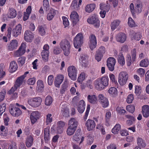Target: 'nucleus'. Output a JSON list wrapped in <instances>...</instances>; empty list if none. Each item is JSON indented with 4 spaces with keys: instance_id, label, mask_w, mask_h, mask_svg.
Wrapping results in <instances>:
<instances>
[{
    "instance_id": "1",
    "label": "nucleus",
    "mask_w": 149,
    "mask_h": 149,
    "mask_svg": "<svg viewBox=\"0 0 149 149\" xmlns=\"http://www.w3.org/2000/svg\"><path fill=\"white\" fill-rule=\"evenodd\" d=\"M108 81L109 78L107 76L98 78L94 81L95 87L98 90H102L108 85Z\"/></svg>"
},
{
    "instance_id": "2",
    "label": "nucleus",
    "mask_w": 149,
    "mask_h": 149,
    "mask_svg": "<svg viewBox=\"0 0 149 149\" xmlns=\"http://www.w3.org/2000/svg\"><path fill=\"white\" fill-rule=\"evenodd\" d=\"M61 48L62 49L64 55L68 56L70 53L71 45L67 40L64 39L62 40L59 43Z\"/></svg>"
},
{
    "instance_id": "3",
    "label": "nucleus",
    "mask_w": 149,
    "mask_h": 149,
    "mask_svg": "<svg viewBox=\"0 0 149 149\" xmlns=\"http://www.w3.org/2000/svg\"><path fill=\"white\" fill-rule=\"evenodd\" d=\"M42 99L40 97H35L28 99V104L32 107L36 108L40 106L42 102Z\"/></svg>"
},
{
    "instance_id": "4",
    "label": "nucleus",
    "mask_w": 149,
    "mask_h": 149,
    "mask_svg": "<svg viewBox=\"0 0 149 149\" xmlns=\"http://www.w3.org/2000/svg\"><path fill=\"white\" fill-rule=\"evenodd\" d=\"M83 43V36L81 33H78L74 38V47L79 49L78 51L81 50L80 47Z\"/></svg>"
},
{
    "instance_id": "5",
    "label": "nucleus",
    "mask_w": 149,
    "mask_h": 149,
    "mask_svg": "<svg viewBox=\"0 0 149 149\" xmlns=\"http://www.w3.org/2000/svg\"><path fill=\"white\" fill-rule=\"evenodd\" d=\"M128 74L126 72H120L119 74L118 77V82L119 84L121 86L125 85L128 79Z\"/></svg>"
},
{
    "instance_id": "6",
    "label": "nucleus",
    "mask_w": 149,
    "mask_h": 149,
    "mask_svg": "<svg viewBox=\"0 0 149 149\" xmlns=\"http://www.w3.org/2000/svg\"><path fill=\"white\" fill-rule=\"evenodd\" d=\"M107 5L104 3H102L100 5V8L101 10L100 12V16L102 18L105 17L106 12L109 11L110 8V6L108 3V1H106Z\"/></svg>"
},
{
    "instance_id": "7",
    "label": "nucleus",
    "mask_w": 149,
    "mask_h": 149,
    "mask_svg": "<svg viewBox=\"0 0 149 149\" xmlns=\"http://www.w3.org/2000/svg\"><path fill=\"white\" fill-rule=\"evenodd\" d=\"M26 47V42H22L18 49L14 52V56L17 57L23 55L25 53Z\"/></svg>"
},
{
    "instance_id": "8",
    "label": "nucleus",
    "mask_w": 149,
    "mask_h": 149,
    "mask_svg": "<svg viewBox=\"0 0 149 149\" xmlns=\"http://www.w3.org/2000/svg\"><path fill=\"white\" fill-rule=\"evenodd\" d=\"M68 75L72 80L74 81L77 79V70L76 67L73 66L69 67L68 69Z\"/></svg>"
},
{
    "instance_id": "9",
    "label": "nucleus",
    "mask_w": 149,
    "mask_h": 149,
    "mask_svg": "<svg viewBox=\"0 0 149 149\" xmlns=\"http://www.w3.org/2000/svg\"><path fill=\"white\" fill-rule=\"evenodd\" d=\"M97 42L95 36L92 34L89 36V40L88 42V45L91 50H93L97 46Z\"/></svg>"
},
{
    "instance_id": "10",
    "label": "nucleus",
    "mask_w": 149,
    "mask_h": 149,
    "mask_svg": "<svg viewBox=\"0 0 149 149\" xmlns=\"http://www.w3.org/2000/svg\"><path fill=\"white\" fill-rule=\"evenodd\" d=\"M65 125V123L64 122L61 121L58 122L57 123L56 129L54 130V127H53L51 128V131L53 132L60 134L62 132Z\"/></svg>"
},
{
    "instance_id": "11",
    "label": "nucleus",
    "mask_w": 149,
    "mask_h": 149,
    "mask_svg": "<svg viewBox=\"0 0 149 149\" xmlns=\"http://www.w3.org/2000/svg\"><path fill=\"white\" fill-rule=\"evenodd\" d=\"M87 21L89 24H93L96 27L99 26L100 21L96 15H93L89 17L87 19Z\"/></svg>"
},
{
    "instance_id": "12",
    "label": "nucleus",
    "mask_w": 149,
    "mask_h": 149,
    "mask_svg": "<svg viewBox=\"0 0 149 149\" xmlns=\"http://www.w3.org/2000/svg\"><path fill=\"white\" fill-rule=\"evenodd\" d=\"M98 98L99 102L102 107L105 108L108 106L109 102L108 99L103 95L99 94L98 96Z\"/></svg>"
},
{
    "instance_id": "13",
    "label": "nucleus",
    "mask_w": 149,
    "mask_h": 149,
    "mask_svg": "<svg viewBox=\"0 0 149 149\" xmlns=\"http://www.w3.org/2000/svg\"><path fill=\"white\" fill-rule=\"evenodd\" d=\"M40 113L37 111H32L30 116L31 123L34 124L37 121L40 117Z\"/></svg>"
},
{
    "instance_id": "14",
    "label": "nucleus",
    "mask_w": 149,
    "mask_h": 149,
    "mask_svg": "<svg viewBox=\"0 0 149 149\" xmlns=\"http://www.w3.org/2000/svg\"><path fill=\"white\" fill-rule=\"evenodd\" d=\"M116 61L114 58L113 57H109L107 60V65L109 70L113 71L114 69V65Z\"/></svg>"
},
{
    "instance_id": "15",
    "label": "nucleus",
    "mask_w": 149,
    "mask_h": 149,
    "mask_svg": "<svg viewBox=\"0 0 149 149\" xmlns=\"http://www.w3.org/2000/svg\"><path fill=\"white\" fill-rule=\"evenodd\" d=\"M34 37V34L29 30L26 31L24 35V39L27 42H31Z\"/></svg>"
},
{
    "instance_id": "16",
    "label": "nucleus",
    "mask_w": 149,
    "mask_h": 149,
    "mask_svg": "<svg viewBox=\"0 0 149 149\" xmlns=\"http://www.w3.org/2000/svg\"><path fill=\"white\" fill-rule=\"evenodd\" d=\"M19 45V43L17 40H12L7 45L8 49L10 51H12L17 49Z\"/></svg>"
},
{
    "instance_id": "17",
    "label": "nucleus",
    "mask_w": 149,
    "mask_h": 149,
    "mask_svg": "<svg viewBox=\"0 0 149 149\" xmlns=\"http://www.w3.org/2000/svg\"><path fill=\"white\" fill-rule=\"evenodd\" d=\"M70 17L74 25L77 24L79 20V15L75 11H73L71 12Z\"/></svg>"
},
{
    "instance_id": "18",
    "label": "nucleus",
    "mask_w": 149,
    "mask_h": 149,
    "mask_svg": "<svg viewBox=\"0 0 149 149\" xmlns=\"http://www.w3.org/2000/svg\"><path fill=\"white\" fill-rule=\"evenodd\" d=\"M10 113L14 116H18L22 114L20 110L18 108L13 107L9 109Z\"/></svg>"
},
{
    "instance_id": "19",
    "label": "nucleus",
    "mask_w": 149,
    "mask_h": 149,
    "mask_svg": "<svg viewBox=\"0 0 149 149\" xmlns=\"http://www.w3.org/2000/svg\"><path fill=\"white\" fill-rule=\"evenodd\" d=\"M64 79V76L62 74L57 75L54 79V85L55 86L59 88Z\"/></svg>"
},
{
    "instance_id": "20",
    "label": "nucleus",
    "mask_w": 149,
    "mask_h": 149,
    "mask_svg": "<svg viewBox=\"0 0 149 149\" xmlns=\"http://www.w3.org/2000/svg\"><path fill=\"white\" fill-rule=\"evenodd\" d=\"M22 31V26L20 24L16 26L13 30V36L17 37L20 34Z\"/></svg>"
},
{
    "instance_id": "21",
    "label": "nucleus",
    "mask_w": 149,
    "mask_h": 149,
    "mask_svg": "<svg viewBox=\"0 0 149 149\" xmlns=\"http://www.w3.org/2000/svg\"><path fill=\"white\" fill-rule=\"evenodd\" d=\"M86 126L88 130L91 131L95 128V123L93 120L88 119L86 122Z\"/></svg>"
},
{
    "instance_id": "22",
    "label": "nucleus",
    "mask_w": 149,
    "mask_h": 149,
    "mask_svg": "<svg viewBox=\"0 0 149 149\" xmlns=\"http://www.w3.org/2000/svg\"><path fill=\"white\" fill-rule=\"evenodd\" d=\"M25 81L24 80V79L20 76L16 80L14 85L17 88L22 87L25 84Z\"/></svg>"
},
{
    "instance_id": "23",
    "label": "nucleus",
    "mask_w": 149,
    "mask_h": 149,
    "mask_svg": "<svg viewBox=\"0 0 149 149\" xmlns=\"http://www.w3.org/2000/svg\"><path fill=\"white\" fill-rule=\"evenodd\" d=\"M86 104L85 101L81 100H80L78 103L77 105V110L80 113H83L85 108Z\"/></svg>"
},
{
    "instance_id": "24",
    "label": "nucleus",
    "mask_w": 149,
    "mask_h": 149,
    "mask_svg": "<svg viewBox=\"0 0 149 149\" xmlns=\"http://www.w3.org/2000/svg\"><path fill=\"white\" fill-rule=\"evenodd\" d=\"M84 137L82 136L80 133H76L73 136L72 139L73 141L81 143L84 141Z\"/></svg>"
},
{
    "instance_id": "25",
    "label": "nucleus",
    "mask_w": 149,
    "mask_h": 149,
    "mask_svg": "<svg viewBox=\"0 0 149 149\" xmlns=\"http://www.w3.org/2000/svg\"><path fill=\"white\" fill-rule=\"evenodd\" d=\"M49 129V127H47L44 129V138L45 143H48L49 142L50 139Z\"/></svg>"
},
{
    "instance_id": "26",
    "label": "nucleus",
    "mask_w": 149,
    "mask_h": 149,
    "mask_svg": "<svg viewBox=\"0 0 149 149\" xmlns=\"http://www.w3.org/2000/svg\"><path fill=\"white\" fill-rule=\"evenodd\" d=\"M142 111L143 116L145 118L149 116V105H145L142 107Z\"/></svg>"
},
{
    "instance_id": "27",
    "label": "nucleus",
    "mask_w": 149,
    "mask_h": 149,
    "mask_svg": "<svg viewBox=\"0 0 149 149\" xmlns=\"http://www.w3.org/2000/svg\"><path fill=\"white\" fill-rule=\"evenodd\" d=\"M88 101L90 103L95 104L97 102V97L94 94L89 95L87 97Z\"/></svg>"
},
{
    "instance_id": "28",
    "label": "nucleus",
    "mask_w": 149,
    "mask_h": 149,
    "mask_svg": "<svg viewBox=\"0 0 149 149\" xmlns=\"http://www.w3.org/2000/svg\"><path fill=\"white\" fill-rule=\"evenodd\" d=\"M48 11H49L47 13V18L48 20L50 21L54 17L56 13V11L52 8H51Z\"/></svg>"
},
{
    "instance_id": "29",
    "label": "nucleus",
    "mask_w": 149,
    "mask_h": 149,
    "mask_svg": "<svg viewBox=\"0 0 149 149\" xmlns=\"http://www.w3.org/2000/svg\"><path fill=\"white\" fill-rule=\"evenodd\" d=\"M116 56V55L118 56L117 60L119 64L121 66H123L125 63V61L123 56L121 53L119 54L117 53H115L114 54Z\"/></svg>"
},
{
    "instance_id": "30",
    "label": "nucleus",
    "mask_w": 149,
    "mask_h": 149,
    "mask_svg": "<svg viewBox=\"0 0 149 149\" xmlns=\"http://www.w3.org/2000/svg\"><path fill=\"white\" fill-rule=\"evenodd\" d=\"M116 39L118 42L123 43L126 39V35L124 33H119L117 36Z\"/></svg>"
},
{
    "instance_id": "31",
    "label": "nucleus",
    "mask_w": 149,
    "mask_h": 149,
    "mask_svg": "<svg viewBox=\"0 0 149 149\" xmlns=\"http://www.w3.org/2000/svg\"><path fill=\"white\" fill-rule=\"evenodd\" d=\"M18 68V66L16 62L14 61H11L10 64L9 71L11 73L15 72Z\"/></svg>"
},
{
    "instance_id": "32",
    "label": "nucleus",
    "mask_w": 149,
    "mask_h": 149,
    "mask_svg": "<svg viewBox=\"0 0 149 149\" xmlns=\"http://www.w3.org/2000/svg\"><path fill=\"white\" fill-rule=\"evenodd\" d=\"M120 21L118 19H116L112 21L111 24V29L113 30H115L120 24Z\"/></svg>"
},
{
    "instance_id": "33",
    "label": "nucleus",
    "mask_w": 149,
    "mask_h": 149,
    "mask_svg": "<svg viewBox=\"0 0 149 149\" xmlns=\"http://www.w3.org/2000/svg\"><path fill=\"white\" fill-rule=\"evenodd\" d=\"M68 125L69 127L76 129L78 125V122L74 118H72L69 120Z\"/></svg>"
},
{
    "instance_id": "34",
    "label": "nucleus",
    "mask_w": 149,
    "mask_h": 149,
    "mask_svg": "<svg viewBox=\"0 0 149 149\" xmlns=\"http://www.w3.org/2000/svg\"><path fill=\"white\" fill-rule=\"evenodd\" d=\"M125 117L128 119L126 121V123L127 125L130 126L134 123L135 119L134 117L129 115H126Z\"/></svg>"
},
{
    "instance_id": "35",
    "label": "nucleus",
    "mask_w": 149,
    "mask_h": 149,
    "mask_svg": "<svg viewBox=\"0 0 149 149\" xmlns=\"http://www.w3.org/2000/svg\"><path fill=\"white\" fill-rule=\"evenodd\" d=\"M108 93L113 97L116 96L118 94V91L115 87H111L110 88L108 91Z\"/></svg>"
},
{
    "instance_id": "36",
    "label": "nucleus",
    "mask_w": 149,
    "mask_h": 149,
    "mask_svg": "<svg viewBox=\"0 0 149 149\" xmlns=\"http://www.w3.org/2000/svg\"><path fill=\"white\" fill-rule=\"evenodd\" d=\"M33 138L31 135L28 136L26 137L25 143L27 147H30L32 146L33 142Z\"/></svg>"
},
{
    "instance_id": "37",
    "label": "nucleus",
    "mask_w": 149,
    "mask_h": 149,
    "mask_svg": "<svg viewBox=\"0 0 149 149\" xmlns=\"http://www.w3.org/2000/svg\"><path fill=\"white\" fill-rule=\"evenodd\" d=\"M17 15L16 11L13 8L10 9L7 14V16L9 18H15Z\"/></svg>"
},
{
    "instance_id": "38",
    "label": "nucleus",
    "mask_w": 149,
    "mask_h": 149,
    "mask_svg": "<svg viewBox=\"0 0 149 149\" xmlns=\"http://www.w3.org/2000/svg\"><path fill=\"white\" fill-rule=\"evenodd\" d=\"M49 55V52L42 51L41 53V56L44 62H46L48 61Z\"/></svg>"
},
{
    "instance_id": "39",
    "label": "nucleus",
    "mask_w": 149,
    "mask_h": 149,
    "mask_svg": "<svg viewBox=\"0 0 149 149\" xmlns=\"http://www.w3.org/2000/svg\"><path fill=\"white\" fill-rule=\"evenodd\" d=\"M64 107L63 106V104H62V112L63 114V116H65L66 117H68L69 116V112L68 110V109L67 107L66 104H64Z\"/></svg>"
},
{
    "instance_id": "40",
    "label": "nucleus",
    "mask_w": 149,
    "mask_h": 149,
    "mask_svg": "<svg viewBox=\"0 0 149 149\" xmlns=\"http://www.w3.org/2000/svg\"><path fill=\"white\" fill-rule=\"evenodd\" d=\"M137 142L138 146L140 147L144 148L146 146L145 141L141 138H138Z\"/></svg>"
},
{
    "instance_id": "41",
    "label": "nucleus",
    "mask_w": 149,
    "mask_h": 149,
    "mask_svg": "<svg viewBox=\"0 0 149 149\" xmlns=\"http://www.w3.org/2000/svg\"><path fill=\"white\" fill-rule=\"evenodd\" d=\"M37 31L39 34L41 36H44L45 34V28L43 26H39L38 27Z\"/></svg>"
},
{
    "instance_id": "42",
    "label": "nucleus",
    "mask_w": 149,
    "mask_h": 149,
    "mask_svg": "<svg viewBox=\"0 0 149 149\" xmlns=\"http://www.w3.org/2000/svg\"><path fill=\"white\" fill-rule=\"evenodd\" d=\"M95 7V4H88L85 7V10L87 12L90 13L94 10Z\"/></svg>"
},
{
    "instance_id": "43",
    "label": "nucleus",
    "mask_w": 149,
    "mask_h": 149,
    "mask_svg": "<svg viewBox=\"0 0 149 149\" xmlns=\"http://www.w3.org/2000/svg\"><path fill=\"white\" fill-rule=\"evenodd\" d=\"M121 129L120 125L119 124H116L112 129V132L114 134H117Z\"/></svg>"
},
{
    "instance_id": "44",
    "label": "nucleus",
    "mask_w": 149,
    "mask_h": 149,
    "mask_svg": "<svg viewBox=\"0 0 149 149\" xmlns=\"http://www.w3.org/2000/svg\"><path fill=\"white\" fill-rule=\"evenodd\" d=\"M53 118L51 113H49L46 115L45 123L47 125L53 121Z\"/></svg>"
},
{
    "instance_id": "45",
    "label": "nucleus",
    "mask_w": 149,
    "mask_h": 149,
    "mask_svg": "<svg viewBox=\"0 0 149 149\" xmlns=\"http://www.w3.org/2000/svg\"><path fill=\"white\" fill-rule=\"evenodd\" d=\"M149 65V61L148 59H145L140 62V66L141 67H147Z\"/></svg>"
},
{
    "instance_id": "46",
    "label": "nucleus",
    "mask_w": 149,
    "mask_h": 149,
    "mask_svg": "<svg viewBox=\"0 0 149 149\" xmlns=\"http://www.w3.org/2000/svg\"><path fill=\"white\" fill-rule=\"evenodd\" d=\"M86 76L84 72L81 73L78 78V81L79 82L81 83L86 78Z\"/></svg>"
},
{
    "instance_id": "47",
    "label": "nucleus",
    "mask_w": 149,
    "mask_h": 149,
    "mask_svg": "<svg viewBox=\"0 0 149 149\" xmlns=\"http://www.w3.org/2000/svg\"><path fill=\"white\" fill-rule=\"evenodd\" d=\"M128 24L129 26L131 27H135L137 26L132 19L131 17H129L128 18Z\"/></svg>"
},
{
    "instance_id": "48",
    "label": "nucleus",
    "mask_w": 149,
    "mask_h": 149,
    "mask_svg": "<svg viewBox=\"0 0 149 149\" xmlns=\"http://www.w3.org/2000/svg\"><path fill=\"white\" fill-rule=\"evenodd\" d=\"M43 5L44 9L47 11L51 8L49 7V4L48 0H43Z\"/></svg>"
},
{
    "instance_id": "49",
    "label": "nucleus",
    "mask_w": 149,
    "mask_h": 149,
    "mask_svg": "<svg viewBox=\"0 0 149 149\" xmlns=\"http://www.w3.org/2000/svg\"><path fill=\"white\" fill-rule=\"evenodd\" d=\"M52 99L51 97L50 96H47L46 98L45 104L47 106H50L52 104Z\"/></svg>"
},
{
    "instance_id": "50",
    "label": "nucleus",
    "mask_w": 149,
    "mask_h": 149,
    "mask_svg": "<svg viewBox=\"0 0 149 149\" xmlns=\"http://www.w3.org/2000/svg\"><path fill=\"white\" fill-rule=\"evenodd\" d=\"M37 88L40 91H42L44 87V85L42 81L40 80H38L37 81Z\"/></svg>"
},
{
    "instance_id": "51",
    "label": "nucleus",
    "mask_w": 149,
    "mask_h": 149,
    "mask_svg": "<svg viewBox=\"0 0 149 149\" xmlns=\"http://www.w3.org/2000/svg\"><path fill=\"white\" fill-rule=\"evenodd\" d=\"M62 18L63 24L65 26L64 27H68L69 26V23L68 18L65 16H63Z\"/></svg>"
},
{
    "instance_id": "52",
    "label": "nucleus",
    "mask_w": 149,
    "mask_h": 149,
    "mask_svg": "<svg viewBox=\"0 0 149 149\" xmlns=\"http://www.w3.org/2000/svg\"><path fill=\"white\" fill-rule=\"evenodd\" d=\"M136 72L140 77H143L145 74V70L143 68H140L138 69Z\"/></svg>"
},
{
    "instance_id": "53",
    "label": "nucleus",
    "mask_w": 149,
    "mask_h": 149,
    "mask_svg": "<svg viewBox=\"0 0 149 149\" xmlns=\"http://www.w3.org/2000/svg\"><path fill=\"white\" fill-rule=\"evenodd\" d=\"M142 5L141 4H137L135 8V13H139L142 11Z\"/></svg>"
},
{
    "instance_id": "54",
    "label": "nucleus",
    "mask_w": 149,
    "mask_h": 149,
    "mask_svg": "<svg viewBox=\"0 0 149 149\" xmlns=\"http://www.w3.org/2000/svg\"><path fill=\"white\" fill-rule=\"evenodd\" d=\"M26 58L24 56H22L19 58L17 62L19 65H22L25 63Z\"/></svg>"
},
{
    "instance_id": "55",
    "label": "nucleus",
    "mask_w": 149,
    "mask_h": 149,
    "mask_svg": "<svg viewBox=\"0 0 149 149\" xmlns=\"http://www.w3.org/2000/svg\"><path fill=\"white\" fill-rule=\"evenodd\" d=\"M76 128L69 127L68 128L67 133L69 135H71L73 134L76 130Z\"/></svg>"
},
{
    "instance_id": "56",
    "label": "nucleus",
    "mask_w": 149,
    "mask_h": 149,
    "mask_svg": "<svg viewBox=\"0 0 149 149\" xmlns=\"http://www.w3.org/2000/svg\"><path fill=\"white\" fill-rule=\"evenodd\" d=\"M105 52V49L104 47L103 46H101L100 47L99 49L97 50L96 53L103 56Z\"/></svg>"
},
{
    "instance_id": "57",
    "label": "nucleus",
    "mask_w": 149,
    "mask_h": 149,
    "mask_svg": "<svg viewBox=\"0 0 149 149\" xmlns=\"http://www.w3.org/2000/svg\"><path fill=\"white\" fill-rule=\"evenodd\" d=\"M131 37L132 38H134L135 40H139L141 39V35L140 33H135L134 35H132Z\"/></svg>"
},
{
    "instance_id": "58",
    "label": "nucleus",
    "mask_w": 149,
    "mask_h": 149,
    "mask_svg": "<svg viewBox=\"0 0 149 149\" xmlns=\"http://www.w3.org/2000/svg\"><path fill=\"white\" fill-rule=\"evenodd\" d=\"M6 108V104L3 103L0 105V115L1 116L5 111Z\"/></svg>"
},
{
    "instance_id": "59",
    "label": "nucleus",
    "mask_w": 149,
    "mask_h": 149,
    "mask_svg": "<svg viewBox=\"0 0 149 149\" xmlns=\"http://www.w3.org/2000/svg\"><path fill=\"white\" fill-rule=\"evenodd\" d=\"M72 7H73V8L75 10H78L79 8V5L77 4V2L76 0L73 1L71 5Z\"/></svg>"
},
{
    "instance_id": "60",
    "label": "nucleus",
    "mask_w": 149,
    "mask_h": 149,
    "mask_svg": "<svg viewBox=\"0 0 149 149\" xmlns=\"http://www.w3.org/2000/svg\"><path fill=\"white\" fill-rule=\"evenodd\" d=\"M126 109L131 113H132L135 110V107L133 105H129L126 107Z\"/></svg>"
},
{
    "instance_id": "61",
    "label": "nucleus",
    "mask_w": 149,
    "mask_h": 149,
    "mask_svg": "<svg viewBox=\"0 0 149 149\" xmlns=\"http://www.w3.org/2000/svg\"><path fill=\"white\" fill-rule=\"evenodd\" d=\"M54 77V76L52 75H50L48 77L47 82L49 85H51L52 84L53 82Z\"/></svg>"
},
{
    "instance_id": "62",
    "label": "nucleus",
    "mask_w": 149,
    "mask_h": 149,
    "mask_svg": "<svg viewBox=\"0 0 149 149\" xmlns=\"http://www.w3.org/2000/svg\"><path fill=\"white\" fill-rule=\"evenodd\" d=\"M36 81V78L33 77L29 79L27 81L28 84L30 85H33L35 84Z\"/></svg>"
},
{
    "instance_id": "63",
    "label": "nucleus",
    "mask_w": 149,
    "mask_h": 149,
    "mask_svg": "<svg viewBox=\"0 0 149 149\" xmlns=\"http://www.w3.org/2000/svg\"><path fill=\"white\" fill-rule=\"evenodd\" d=\"M135 91L136 95H139L141 93V87L138 86H136L135 88Z\"/></svg>"
},
{
    "instance_id": "64",
    "label": "nucleus",
    "mask_w": 149,
    "mask_h": 149,
    "mask_svg": "<svg viewBox=\"0 0 149 149\" xmlns=\"http://www.w3.org/2000/svg\"><path fill=\"white\" fill-rule=\"evenodd\" d=\"M117 112L121 114H124L126 111L124 109L123 107H118L116 108Z\"/></svg>"
}]
</instances>
